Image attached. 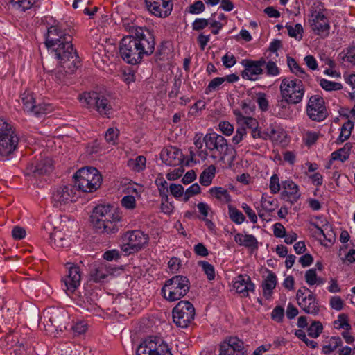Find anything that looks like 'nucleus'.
<instances>
[{"label": "nucleus", "instance_id": "obj_1", "mask_svg": "<svg viewBox=\"0 0 355 355\" xmlns=\"http://www.w3.org/2000/svg\"><path fill=\"white\" fill-rule=\"evenodd\" d=\"M129 31L131 35L122 39L119 52L125 62L135 65L153 54L155 40L153 31L146 26H130Z\"/></svg>", "mask_w": 355, "mask_h": 355}, {"label": "nucleus", "instance_id": "obj_2", "mask_svg": "<svg viewBox=\"0 0 355 355\" xmlns=\"http://www.w3.org/2000/svg\"><path fill=\"white\" fill-rule=\"evenodd\" d=\"M122 214L113 206L98 205L91 216L94 227L99 232L108 234H116L123 227Z\"/></svg>", "mask_w": 355, "mask_h": 355}, {"label": "nucleus", "instance_id": "obj_3", "mask_svg": "<svg viewBox=\"0 0 355 355\" xmlns=\"http://www.w3.org/2000/svg\"><path fill=\"white\" fill-rule=\"evenodd\" d=\"M73 33L67 24H55L47 29L45 44L53 55L58 54L59 50L68 55L76 52L71 43Z\"/></svg>", "mask_w": 355, "mask_h": 355}, {"label": "nucleus", "instance_id": "obj_4", "mask_svg": "<svg viewBox=\"0 0 355 355\" xmlns=\"http://www.w3.org/2000/svg\"><path fill=\"white\" fill-rule=\"evenodd\" d=\"M60 52V50L58 51ZM58 60V66L54 71L53 80L58 84L69 85L73 83V73L80 66L76 52L64 53V51L53 55Z\"/></svg>", "mask_w": 355, "mask_h": 355}, {"label": "nucleus", "instance_id": "obj_5", "mask_svg": "<svg viewBox=\"0 0 355 355\" xmlns=\"http://www.w3.org/2000/svg\"><path fill=\"white\" fill-rule=\"evenodd\" d=\"M74 186L85 193H92L100 188L102 175L94 167L85 166L79 169L74 175Z\"/></svg>", "mask_w": 355, "mask_h": 355}, {"label": "nucleus", "instance_id": "obj_6", "mask_svg": "<svg viewBox=\"0 0 355 355\" xmlns=\"http://www.w3.org/2000/svg\"><path fill=\"white\" fill-rule=\"evenodd\" d=\"M78 98L85 107L94 109L103 117L110 118L114 113L112 101L105 94L96 92H84Z\"/></svg>", "mask_w": 355, "mask_h": 355}, {"label": "nucleus", "instance_id": "obj_7", "mask_svg": "<svg viewBox=\"0 0 355 355\" xmlns=\"http://www.w3.org/2000/svg\"><path fill=\"white\" fill-rule=\"evenodd\" d=\"M190 287V281L186 276L175 275L165 282L161 293L165 300L174 302L184 297Z\"/></svg>", "mask_w": 355, "mask_h": 355}, {"label": "nucleus", "instance_id": "obj_8", "mask_svg": "<svg viewBox=\"0 0 355 355\" xmlns=\"http://www.w3.org/2000/svg\"><path fill=\"white\" fill-rule=\"evenodd\" d=\"M282 98L288 104L300 103L305 93L302 80L293 77H286L282 80L279 86Z\"/></svg>", "mask_w": 355, "mask_h": 355}, {"label": "nucleus", "instance_id": "obj_9", "mask_svg": "<svg viewBox=\"0 0 355 355\" xmlns=\"http://www.w3.org/2000/svg\"><path fill=\"white\" fill-rule=\"evenodd\" d=\"M19 137L12 125L0 119V155L7 157L17 148Z\"/></svg>", "mask_w": 355, "mask_h": 355}, {"label": "nucleus", "instance_id": "obj_10", "mask_svg": "<svg viewBox=\"0 0 355 355\" xmlns=\"http://www.w3.org/2000/svg\"><path fill=\"white\" fill-rule=\"evenodd\" d=\"M205 145L207 151L210 152V157L213 159L223 161L227 155L229 146L226 139L214 132L205 135Z\"/></svg>", "mask_w": 355, "mask_h": 355}, {"label": "nucleus", "instance_id": "obj_11", "mask_svg": "<svg viewBox=\"0 0 355 355\" xmlns=\"http://www.w3.org/2000/svg\"><path fill=\"white\" fill-rule=\"evenodd\" d=\"M136 355H173L168 344L160 337L150 336L137 347Z\"/></svg>", "mask_w": 355, "mask_h": 355}, {"label": "nucleus", "instance_id": "obj_12", "mask_svg": "<svg viewBox=\"0 0 355 355\" xmlns=\"http://www.w3.org/2000/svg\"><path fill=\"white\" fill-rule=\"evenodd\" d=\"M172 313L174 323L179 327L187 328L194 320L195 308L189 301L182 300L173 308Z\"/></svg>", "mask_w": 355, "mask_h": 355}, {"label": "nucleus", "instance_id": "obj_13", "mask_svg": "<svg viewBox=\"0 0 355 355\" xmlns=\"http://www.w3.org/2000/svg\"><path fill=\"white\" fill-rule=\"evenodd\" d=\"M148 234L140 230L127 232L123 238V251L129 254L137 252L145 246L148 242Z\"/></svg>", "mask_w": 355, "mask_h": 355}, {"label": "nucleus", "instance_id": "obj_14", "mask_svg": "<svg viewBox=\"0 0 355 355\" xmlns=\"http://www.w3.org/2000/svg\"><path fill=\"white\" fill-rule=\"evenodd\" d=\"M306 112L309 118L314 121H322L328 116V111L324 100L319 94L310 96L306 105Z\"/></svg>", "mask_w": 355, "mask_h": 355}, {"label": "nucleus", "instance_id": "obj_15", "mask_svg": "<svg viewBox=\"0 0 355 355\" xmlns=\"http://www.w3.org/2000/svg\"><path fill=\"white\" fill-rule=\"evenodd\" d=\"M66 268L67 274L62 278V282L65 292L70 295L80 286L83 272L79 266L73 263H67Z\"/></svg>", "mask_w": 355, "mask_h": 355}, {"label": "nucleus", "instance_id": "obj_16", "mask_svg": "<svg viewBox=\"0 0 355 355\" xmlns=\"http://www.w3.org/2000/svg\"><path fill=\"white\" fill-rule=\"evenodd\" d=\"M20 101L24 111L35 116L46 114L51 110L50 105L45 103L37 104L34 94L31 91L26 90L23 92L20 96Z\"/></svg>", "mask_w": 355, "mask_h": 355}, {"label": "nucleus", "instance_id": "obj_17", "mask_svg": "<svg viewBox=\"0 0 355 355\" xmlns=\"http://www.w3.org/2000/svg\"><path fill=\"white\" fill-rule=\"evenodd\" d=\"M77 188L73 184L60 186L53 191L51 198L55 207L75 202L77 199Z\"/></svg>", "mask_w": 355, "mask_h": 355}, {"label": "nucleus", "instance_id": "obj_18", "mask_svg": "<svg viewBox=\"0 0 355 355\" xmlns=\"http://www.w3.org/2000/svg\"><path fill=\"white\" fill-rule=\"evenodd\" d=\"M241 64L244 69L241 71V77L245 80L255 81L263 73L266 60L263 58L258 60L244 59Z\"/></svg>", "mask_w": 355, "mask_h": 355}, {"label": "nucleus", "instance_id": "obj_19", "mask_svg": "<svg viewBox=\"0 0 355 355\" xmlns=\"http://www.w3.org/2000/svg\"><path fill=\"white\" fill-rule=\"evenodd\" d=\"M148 10L155 16L165 18L173 9L172 0H145Z\"/></svg>", "mask_w": 355, "mask_h": 355}, {"label": "nucleus", "instance_id": "obj_20", "mask_svg": "<svg viewBox=\"0 0 355 355\" xmlns=\"http://www.w3.org/2000/svg\"><path fill=\"white\" fill-rule=\"evenodd\" d=\"M281 198L291 205L295 204L301 197L299 186L292 180L282 181Z\"/></svg>", "mask_w": 355, "mask_h": 355}, {"label": "nucleus", "instance_id": "obj_21", "mask_svg": "<svg viewBox=\"0 0 355 355\" xmlns=\"http://www.w3.org/2000/svg\"><path fill=\"white\" fill-rule=\"evenodd\" d=\"M233 287L236 292L243 297H246L249 293H254L255 285L248 275H239L232 281Z\"/></svg>", "mask_w": 355, "mask_h": 355}, {"label": "nucleus", "instance_id": "obj_22", "mask_svg": "<svg viewBox=\"0 0 355 355\" xmlns=\"http://www.w3.org/2000/svg\"><path fill=\"white\" fill-rule=\"evenodd\" d=\"M114 268L110 263H99L92 265L90 269V279L96 283L103 282L105 279L114 273Z\"/></svg>", "mask_w": 355, "mask_h": 355}, {"label": "nucleus", "instance_id": "obj_23", "mask_svg": "<svg viewBox=\"0 0 355 355\" xmlns=\"http://www.w3.org/2000/svg\"><path fill=\"white\" fill-rule=\"evenodd\" d=\"M160 158L165 164L172 166L180 165L183 162L182 151L175 146L164 148L161 151Z\"/></svg>", "mask_w": 355, "mask_h": 355}, {"label": "nucleus", "instance_id": "obj_24", "mask_svg": "<svg viewBox=\"0 0 355 355\" xmlns=\"http://www.w3.org/2000/svg\"><path fill=\"white\" fill-rule=\"evenodd\" d=\"M53 168V161L51 158L45 157L37 159L35 162L30 164L27 170L35 176L49 174Z\"/></svg>", "mask_w": 355, "mask_h": 355}, {"label": "nucleus", "instance_id": "obj_25", "mask_svg": "<svg viewBox=\"0 0 355 355\" xmlns=\"http://www.w3.org/2000/svg\"><path fill=\"white\" fill-rule=\"evenodd\" d=\"M43 323L45 327H54L56 329L62 327V313L59 310L49 309L43 313Z\"/></svg>", "mask_w": 355, "mask_h": 355}, {"label": "nucleus", "instance_id": "obj_26", "mask_svg": "<svg viewBox=\"0 0 355 355\" xmlns=\"http://www.w3.org/2000/svg\"><path fill=\"white\" fill-rule=\"evenodd\" d=\"M300 307L306 313L318 315L320 311V306L315 295L310 292L306 297L299 301Z\"/></svg>", "mask_w": 355, "mask_h": 355}, {"label": "nucleus", "instance_id": "obj_27", "mask_svg": "<svg viewBox=\"0 0 355 355\" xmlns=\"http://www.w3.org/2000/svg\"><path fill=\"white\" fill-rule=\"evenodd\" d=\"M173 46L171 41H162L157 48L155 53V59L156 62L166 61L169 60L173 55Z\"/></svg>", "mask_w": 355, "mask_h": 355}, {"label": "nucleus", "instance_id": "obj_28", "mask_svg": "<svg viewBox=\"0 0 355 355\" xmlns=\"http://www.w3.org/2000/svg\"><path fill=\"white\" fill-rule=\"evenodd\" d=\"M277 283L276 275L270 270H268V275L262 282L263 295L269 300L272 296L273 290L275 289Z\"/></svg>", "mask_w": 355, "mask_h": 355}, {"label": "nucleus", "instance_id": "obj_29", "mask_svg": "<svg viewBox=\"0 0 355 355\" xmlns=\"http://www.w3.org/2000/svg\"><path fill=\"white\" fill-rule=\"evenodd\" d=\"M49 243L55 248H66L69 245V241L64 234L58 230H54L49 235Z\"/></svg>", "mask_w": 355, "mask_h": 355}, {"label": "nucleus", "instance_id": "obj_30", "mask_svg": "<svg viewBox=\"0 0 355 355\" xmlns=\"http://www.w3.org/2000/svg\"><path fill=\"white\" fill-rule=\"evenodd\" d=\"M209 193L222 205L228 204L232 201V197L229 191L222 187H214L210 188Z\"/></svg>", "mask_w": 355, "mask_h": 355}, {"label": "nucleus", "instance_id": "obj_31", "mask_svg": "<svg viewBox=\"0 0 355 355\" xmlns=\"http://www.w3.org/2000/svg\"><path fill=\"white\" fill-rule=\"evenodd\" d=\"M235 242L245 248L257 249L258 248V241L256 237L252 234H243L237 233L234 235Z\"/></svg>", "mask_w": 355, "mask_h": 355}, {"label": "nucleus", "instance_id": "obj_32", "mask_svg": "<svg viewBox=\"0 0 355 355\" xmlns=\"http://www.w3.org/2000/svg\"><path fill=\"white\" fill-rule=\"evenodd\" d=\"M352 148V144L350 142L346 143L343 147L333 152L331 155L332 160H339L342 162H345L349 159L350 151Z\"/></svg>", "mask_w": 355, "mask_h": 355}, {"label": "nucleus", "instance_id": "obj_33", "mask_svg": "<svg viewBox=\"0 0 355 355\" xmlns=\"http://www.w3.org/2000/svg\"><path fill=\"white\" fill-rule=\"evenodd\" d=\"M205 144V136L203 137L202 133H196L194 137V145L197 149V155L202 159L205 160L209 153L207 148H203V144Z\"/></svg>", "mask_w": 355, "mask_h": 355}, {"label": "nucleus", "instance_id": "obj_34", "mask_svg": "<svg viewBox=\"0 0 355 355\" xmlns=\"http://www.w3.org/2000/svg\"><path fill=\"white\" fill-rule=\"evenodd\" d=\"M354 128V123L351 120H347L344 123L340 128V132L338 137L336 140L337 144H340L347 140Z\"/></svg>", "mask_w": 355, "mask_h": 355}, {"label": "nucleus", "instance_id": "obj_35", "mask_svg": "<svg viewBox=\"0 0 355 355\" xmlns=\"http://www.w3.org/2000/svg\"><path fill=\"white\" fill-rule=\"evenodd\" d=\"M216 170V168L214 165H210L205 168L200 175V183L203 186H209L215 176Z\"/></svg>", "mask_w": 355, "mask_h": 355}, {"label": "nucleus", "instance_id": "obj_36", "mask_svg": "<svg viewBox=\"0 0 355 355\" xmlns=\"http://www.w3.org/2000/svg\"><path fill=\"white\" fill-rule=\"evenodd\" d=\"M311 16L313 22L324 21L326 19L324 6L319 2L314 3L311 7Z\"/></svg>", "mask_w": 355, "mask_h": 355}, {"label": "nucleus", "instance_id": "obj_37", "mask_svg": "<svg viewBox=\"0 0 355 355\" xmlns=\"http://www.w3.org/2000/svg\"><path fill=\"white\" fill-rule=\"evenodd\" d=\"M287 64L292 73H295L302 80H305L306 77H309V74L304 71V69L300 67L294 58L288 57Z\"/></svg>", "mask_w": 355, "mask_h": 355}, {"label": "nucleus", "instance_id": "obj_38", "mask_svg": "<svg viewBox=\"0 0 355 355\" xmlns=\"http://www.w3.org/2000/svg\"><path fill=\"white\" fill-rule=\"evenodd\" d=\"M146 159L143 155L137 156L135 159H130L127 165L136 172H141L146 168Z\"/></svg>", "mask_w": 355, "mask_h": 355}, {"label": "nucleus", "instance_id": "obj_39", "mask_svg": "<svg viewBox=\"0 0 355 355\" xmlns=\"http://www.w3.org/2000/svg\"><path fill=\"white\" fill-rule=\"evenodd\" d=\"M262 209L267 212H272L278 207V201L272 197H266L263 194L261 200Z\"/></svg>", "mask_w": 355, "mask_h": 355}, {"label": "nucleus", "instance_id": "obj_40", "mask_svg": "<svg viewBox=\"0 0 355 355\" xmlns=\"http://www.w3.org/2000/svg\"><path fill=\"white\" fill-rule=\"evenodd\" d=\"M343 341L338 336H332L329 340L328 345L322 347V353L324 354H329L334 352L338 347L341 346Z\"/></svg>", "mask_w": 355, "mask_h": 355}, {"label": "nucleus", "instance_id": "obj_41", "mask_svg": "<svg viewBox=\"0 0 355 355\" xmlns=\"http://www.w3.org/2000/svg\"><path fill=\"white\" fill-rule=\"evenodd\" d=\"M228 214L231 220L237 225L243 223L245 220L243 213L231 205H228Z\"/></svg>", "mask_w": 355, "mask_h": 355}, {"label": "nucleus", "instance_id": "obj_42", "mask_svg": "<svg viewBox=\"0 0 355 355\" xmlns=\"http://www.w3.org/2000/svg\"><path fill=\"white\" fill-rule=\"evenodd\" d=\"M256 102L261 112H266L268 110L269 101L266 93L261 92L256 93Z\"/></svg>", "mask_w": 355, "mask_h": 355}, {"label": "nucleus", "instance_id": "obj_43", "mask_svg": "<svg viewBox=\"0 0 355 355\" xmlns=\"http://www.w3.org/2000/svg\"><path fill=\"white\" fill-rule=\"evenodd\" d=\"M311 28L315 34L322 37H327L329 33V24H311Z\"/></svg>", "mask_w": 355, "mask_h": 355}, {"label": "nucleus", "instance_id": "obj_44", "mask_svg": "<svg viewBox=\"0 0 355 355\" xmlns=\"http://www.w3.org/2000/svg\"><path fill=\"white\" fill-rule=\"evenodd\" d=\"M11 1L17 10L25 12L32 8L36 0H11Z\"/></svg>", "mask_w": 355, "mask_h": 355}, {"label": "nucleus", "instance_id": "obj_45", "mask_svg": "<svg viewBox=\"0 0 355 355\" xmlns=\"http://www.w3.org/2000/svg\"><path fill=\"white\" fill-rule=\"evenodd\" d=\"M320 85L326 91H338L343 88L340 83L334 81H330L325 78H322L320 81Z\"/></svg>", "mask_w": 355, "mask_h": 355}, {"label": "nucleus", "instance_id": "obj_46", "mask_svg": "<svg viewBox=\"0 0 355 355\" xmlns=\"http://www.w3.org/2000/svg\"><path fill=\"white\" fill-rule=\"evenodd\" d=\"M334 327L336 329H343L347 331L351 329V324L349 323L348 317L346 314L342 313L338 316V319L334 322Z\"/></svg>", "mask_w": 355, "mask_h": 355}, {"label": "nucleus", "instance_id": "obj_47", "mask_svg": "<svg viewBox=\"0 0 355 355\" xmlns=\"http://www.w3.org/2000/svg\"><path fill=\"white\" fill-rule=\"evenodd\" d=\"M323 330V326L320 321H314L307 329L308 335L311 338H318Z\"/></svg>", "mask_w": 355, "mask_h": 355}, {"label": "nucleus", "instance_id": "obj_48", "mask_svg": "<svg viewBox=\"0 0 355 355\" xmlns=\"http://www.w3.org/2000/svg\"><path fill=\"white\" fill-rule=\"evenodd\" d=\"M198 265L202 267L203 272L206 274L209 280H213L215 278V269L213 265L206 261H200Z\"/></svg>", "mask_w": 355, "mask_h": 355}, {"label": "nucleus", "instance_id": "obj_49", "mask_svg": "<svg viewBox=\"0 0 355 355\" xmlns=\"http://www.w3.org/2000/svg\"><path fill=\"white\" fill-rule=\"evenodd\" d=\"M285 27L287 28L288 33L290 37H295L298 40L302 39V32L303 28L301 24H295L294 27L291 25H288L287 24Z\"/></svg>", "mask_w": 355, "mask_h": 355}, {"label": "nucleus", "instance_id": "obj_50", "mask_svg": "<svg viewBox=\"0 0 355 355\" xmlns=\"http://www.w3.org/2000/svg\"><path fill=\"white\" fill-rule=\"evenodd\" d=\"M119 135V130L116 128H109L105 133V139L107 142L115 144Z\"/></svg>", "mask_w": 355, "mask_h": 355}, {"label": "nucleus", "instance_id": "obj_51", "mask_svg": "<svg viewBox=\"0 0 355 355\" xmlns=\"http://www.w3.org/2000/svg\"><path fill=\"white\" fill-rule=\"evenodd\" d=\"M282 187V182H279V178L277 174H273L270 179L269 188L271 193L276 194L279 192Z\"/></svg>", "mask_w": 355, "mask_h": 355}, {"label": "nucleus", "instance_id": "obj_52", "mask_svg": "<svg viewBox=\"0 0 355 355\" xmlns=\"http://www.w3.org/2000/svg\"><path fill=\"white\" fill-rule=\"evenodd\" d=\"M224 83L223 77H217L212 79L205 89V93L208 94L210 92L216 91Z\"/></svg>", "mask_w": 355, "mask_h": 355}, {"label": "nucleus", "instance_id": "obj_53", "mask_svg": "<svg viewBox=\"0 0 355 355\" xmlns=\"http://www.w3.org/2000/svg\"><path fill=\"white\" fill-rule=\"evenodd\" d=\"M121 205L127 209H133L136 207L135 198L132 195H127L122 198Z\"/></svg>", "mask_w": 355, "mask_h": 355}, {"label": "nucleus", "instance_id": "obj_54", "mask_svg": "<svg viewBox=\"0 0 355 355\" xmlns=\"http://www.w3.org/2000/svg\"><path fill=\"white\" fill-rule=\"evenodd\" d=\"M247 135L246 128L244 126H240L236 128L235 135L232 137L234 144H239Z\"/></svg>", "mask_w": 355, "mask_h": 355}, {"label": "nucleus", "instance_id": "obj_55", "mask_svg": "<svg viewBox=\"0 0 355 355\" xmlns=\"http://www.w3.org/2000/svg\"><path fill=\"white\" fill-rule=\"evenodd\" d=\"M266 74L268 76H277L280 73V70L277 67L275 62L270 60L266 62Z\"/></svg>", "mask_w": 355, "mask_h": 355}, {"label": "nucleus", "instance_id": "obj_56", "mask_svg": "<svg viewBox=\"0 0 355 355\" xmlns=\"http://www.w3.org/2000/svg\"><path fill=\"white\" fill-rule=\"evenodd\" d=\"M200 193V187L198 185V184H193L184 192V201L187 202L191 196L198 194Z\"/></svg>", "mask_w": 355, "mask_h": 355}, {"label": "nucleus", "instance_id": "obj_57", "mask_svg": "<svg viewBox=\"0 0 355 355\" xmlns=\"http://www.w3.org/2000/svg\"><path fill=\"white\" fill-rule=\"evenodd\" d=\"M239 105L243 113L247 115H250L255 110V105L251 101V100L241 101Z\"/></svg>", "mask_w": 355, "mask_h": 355}, {"label": "nucleus", "instance_id": "obj_58", "mask_svg": "<svg viewBox=\"0 0 355 355\" xmlns=\"http://www.w3.org/2000/svg\"><path fill=\"white\" fill-rule=\"evenodd\" d=\"M329 305L332 309L339 311L343 309L344 301L340 296L335 295L330 298Z\"/></svg>", "mask_w": 355, "mask_h": 355}, {"label": "nucleus", "instance_id": "obj_59", "mask_svg": "<svg viewBox=\"0 0 355 355\" xmlns=\"http://www.w3.org/2000/svg\"><path fill=\"white\" fill-rule=\"evenodd\" d=\"M284 316V309L281 306L275 307L271 313V318L277 322H282Z\"/></svg>", "mask_w": 355, "mask_h": 355}, {"label": "nucleus", "instance_id": "obj_60", "mask_svg": "<svg viewBox=\"0 0 355 355\" xmlns=\"http://www.w3.org/2000/svg\"><path fill=\"white\" fill-rule=\"evenodd\" d=\"M205 10V5L202 1H197L187 8V11L191 14H198Z\"/></svg>", "mask_w": 355, "mask_h": 355}, {"label": "nucleus", "instance_id": "obj_61", "mask_svg": "<svg viewBox=\"0 0 355 355\" xmlns=\"http://www.w3.org/2000/svg\"><path fill=\"white\" fill-rule=\"evenodd\" d=\"M304 277H305L306 282L309 286H313V285L315 284H316L315 280H316V277H317L315 269L311 268V269H309L308 270H306L305 272Z\"/></svg>", "mask_w": 355, "mask_h": 355}, {"label": "nucleus", "instance_id": "obj_62", "mask_svg": "<svg viewBox=\"0 0 355 355\" xmlns=\"http://www.w3.org/2000/svg\"><path fill=\"white\" fill-rule=\"evenodd\" d=\"M241 208L244 210L247 216H248L250 220L252 223H257V216L256 213L251 209V207L247 205L246 203H243L241 205Z\"/></svg>", "mask_w": 355, "mask_h": 355}, {"label": "nucleus", "instance_id": "obj_63", "mask_svg": "<svg viewBox=\"0 0 355 355\" xmlns=\"http://www.w3.org/2000/svg\"><path fill=\"white\" fill-rule=\"evenodd\" d=\"M87 329V324L84 321L77 322L73 327L72 330L75 334L80 335Z\"/></svg>", "mask_w": 355, "mask_h": 355}, {"label": "nucleus", "instance_id": "obj_64", "mask_svg": "<svg viewBox=\"0 0 355 355\" xmlns=\"http://www.w3.org/2000/svg\"><path fill=\"white\" fill-rule=\"evenodd\" d=\"M220 130L225 135L230 136L234 131V126L227 121H222L219 123Z\"/></svg>", "mask_w": 355, "mask_h": 355}]
</instances>
